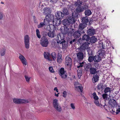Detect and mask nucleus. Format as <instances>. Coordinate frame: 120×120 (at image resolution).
I'll use <instances>...</instances> for the list:
<instances>
[{
    "label": "nucleus",
    "instance_id": "nucleus-2",
    "mask_svg": "<svg viewBox=\"0 0 120 120\" xmlns=\"http://www.w3.org/2000/svg\"><path fill=\"white\" fill-rule=\"evenodd\" d=\"M58 100L56 99L53 100V107L58 111L60 112L62 110V108L60 104L58 103Z\"/></svg>",
    "mask_w": 120,
    "mask_h": 120
},
{
    "label": "nucleus",
    "instance_id": "nucleus-7",
    "mask_svg": "<svg viewBox=\"0 0 120 120\" xmlns=\"http://www.w3.org/2000/svg\"><path fill=\"white\" fill-rule=\"evenodd\" d=\"M85 33L84 31H80L78 30L75 31L73 34V36L75 38L77 39L80 37L81 35Z\"/></svg>",
    "mask_w": 120,
    "mask_h": 120
},
{
    "label": "nucleus",
    "instance_id": "nucleus-21",
    "mask_svg": "<svg viewBox=\"0 0 120 120\" xmlns=\"http://www.w3.org/2000/svg\"><path fill=\"white\" fill-rule=\"evenodd\" d=\"M105 85H104L100 83L97 86V88L99 90L102 91L105 89Z\"/></svg>",
    "mask_w": 120,
    "mask_h": 120
},
{
    "label": "nucleus",
    "instance_id": "nucleus-57",
    "mask_svg": "<svg viewBox=\"0 0 120 120\" xmlns=\"http://www.w3.org/2000/svg\"><path fill=\"white\" fill-rule=\"evenodd\" d=\"M58 0H50V2L54 4L57 2Z\"/></svg>",
    "mask_w": 120,
    "mask_h": 120
},
{
    "label": "nucleus",
    "instance_id": "nucleus-3",
    "mask_svg": "<svg viewBox=\"0 0 120 120\" xmlns=\"http://www.w3.org/2000/svg\"><path fill=\"white\" fill-rule=\"evenodd\" d=\"M30 100V99L28 100L22 99H18L16 98L13 99V102L15 104H20L22 103H28Z\"/></svg>",
    "mask_w": 120,
    "mask_h": 120
},
{
    "label": "nucleus",
    "instance_id": "nucleus-44",
    "mask_svg": "<svg viewBox=\"0 0 120 120\" xmlns=\"http://www.w3.org/2000/svg\"><path fill=\"white\" fill-rule=\"evenodd\" d=\"M99 45V47L102 49H105V48L106 47L105 44H103V43H100Z\"/></svg>",
    "mask_w": 120,
    "mask_h": 120
},
{
    "label": "nucleus",
    "instance_id": "nucleus-29",
    "mask_svg": "<svg viewBox=\"0 0 120 120\" xmlns=\"http://www.w3.org/2000/svg\"><path fill=\"white\" fill-rule=\"evenodd\" d=\"M50 55L49 53L48 52H44V58L50 61V59L49 58V56Z\"/></svg>",
    "mask_w": 120,
    "mask_h": 120
},
{
    "label": "nucleus",
    "instance_id": "nucleus-5",
    "mask_svg": "<svg viewBox=\"0 0 120 120\" xmlns=\"http://www.w3.org/2000/svg\"><path fill=\"white\" fill-rule=\"evenodd\" d=\"M49 44L48 40L46 37H41L40 41V44L42 46L47 47Z\"/></svg>",
    "mask_w": 120,
    "mask_h": 120
},
{
    "label": "nucleus",
    "instance_id": "nucleus-46",
    "mask_svg": "<svg viewBox=\"0 0 120 120\" xmlns=\"http://www.w3.org/2000/svg\"><path fill=\"white\" fill-rule=\"evenodd\" d=\"M88 60L89 62H91L93 60H94V56H89Z\"/></svg>",
    "mask_w": 120,
    "mask_h": 120
},
{
    "label": "nucleus",
    "instance_id": "nucleus-20",
    "mask_svg": "<svg viewBox=\"0 0 120 120\" xmlns=\"http://www.w3.org/2000/svg\"><path fill=\"white\" fill-rule=\"evenodd\" d=\"M77 55L78 59L79 60H82L83 59L84 55L82 52H79L77 53Z\"/></svg>",
    "mask_w": 120,
    "mask_h": 120
},
{
    "label": "nucleus",
    "instance_id": "nucleus-37",
    "mask_svg": "<svg viewBox=\"0 0 120 120\" xmlns=\"http://www.w3.org/2000/svg\"><path fill=\"white\" fill-rule=\"evenodd\" d=\"M82 2L80 0H78L77 2H75V5L76 6H81Z\"/></svg>",
    "mask_w": 120,
    "mask_h": 120
},
{
    "label": "nucleus",
    "instance_id": "nucleus-58",
    "mask_svg": "<svg viewBox=\"0 0 120 120\" xmlns=\"http://www.w3.org/2000/svg\"><path fill=\"white\" fill-rule=\"evenodd\" d=\"M63 96L65 98L66 97L67 95V93L66 91H64L63 93Z\"/></svg>",
    "mask_w": 120,
    "mask_h": 120
},
{
    "label": "nucleus",
    "instance_id": "nucleus-59",
    "mask_svg": "<svg viewBox=\"0 0 120 120\" xmlns=\"http://www.w3.org/2000/svg\"><path fill=\"white\" fill-rule=\"evenodd\" d=\"M79 64H80L77 67V68H79L80 67H82L83 66V65H82V64H81V63H80Z\"/></svg>",
    "mask_w": 120,
    "mask_h": 120
},
{
    "label": "nucleus",
    "instance_id": "nucleus-55",
    "mask_svg": "<svg viewBox=\"0 0 120 120\" xmlns=\"http://www.w3.org/2000/svg\"><path fill=\"white\" fill-rule=\"evenodd\" d=\"M49 70L50 72H54V70L52 67H50L49 68Z\"/></svg>",
    "mask_w": 120,
    "mask_h": 120
},
{
    "label": "nucleus",
    "instance_id": "nucleus-51",
    "mask_svg": "<svg viewBox=\"0 0 120 120\" xmlns=\"http://www.w3.org/2000/svg\"><path fill=\"white\" fill-rule=\"evenodd\" d=\"M77 39H76L75 38V39H73L72 40H71L70 41V43L72 44L76 42V41L77 40Z\"/></svg>",
    "mask_w": 120,
    "mask_h": 120
},
{
    "label": "nucleus",
    "instance_id": "nucleus-45",
    "mask_svg": "<svg viewBox=\"0 0 120 120\" xmlns=\"http://www.w3.org/2000/svg\"><path fill=\"white\" fill-rule=\"evenodd\" d=\"M36 35L38 38H41V35L40 34V32L38 29H37L36 30Z\"/></svg>",
    "mask_w": 120,
    "mask_h": 120
},
{
    "label": "nucleus",
    "instance_id": "nucleus-47",
    "mask_svg": "<svg viewBox=\"0 0 120 120\" xmlns=\"http://www.w3.org/2000/svg\"><path fill=\"white\" fill-rule=\"evenodd\" d=\"M64 14V15H68L69 14V13L68 9L67 8L64 9L63 10Z\"/></svg>",
    "mask_w": 120,
    "mask_h": 120
},
{
    "label": "nucleus",
    "instance_id": "nucleus-31",
    "mask_svg": "<svg viewBox=\"0 0 120 120\" xmlns=\"http://www.w3.org/2000/svg\"><path fill=\"white\" fill-rule=\"evenodd\" d=\"M99 78V76L97 75H94L93 78V82H97Z\"/></svg>",
    "mask_w": 120,
    "mask_h": 120
},
{
    "label": "nucleus",
    "instance_id": "nucleus-52",
    "mask_svg": "<svg viewBox=\"0 0 120 120\" xmlns=\"http://www.w3.org/2000/svg\"><path fill=\"white\" fill-rule=\"evenodd\" d=\"M25 77L26 79V81H27V82H29L30 79V77H28V76L26 75H25Z\"/></svg>",
    "mask_w": 120,
    "mask_h": 120
},
{
    "label": "nucleus",
    "instance_id": "nucleus-33",
    "mask_svg": "<svg viewBox=\"0 0 120 120\" xmlns=\"http://www.w3.org/2000/svg\"><path fill=\"white\" fill-rule=\"evenodd\" d=\"M111 90V89L109 87H107L105 88L104 90V93L110 95Z\"/></svg>",
    "mask_w": 120,
    "mask_h": 120
},
{
    "label": "nucleus",
    "instance_id": "nucleus-19",
    "mask_svg": "<svg viewBox=\"0 0 120 120\" xmlns=\"http://www.w3.org/2000/svg\"><path fill=\"white\" fill-rule=\"evenodd\" d=\"M52 22L54 25L58 26L61 23V21L60 19L55 18L53 20Z\"/></svg>",
    "mask_w": 120,
    "mask_h": 120
},
{
    "label": "nucleus",
    "instance_id": "nucleus-26",
    "mask_svg": "<svg viewBox=\"0 0 120 120\" xmlns=\"http://www.w3.org/2000/svg\"><path fill=\"white\" fill-rule=\"evenodd\" d=\"M98 54L100 56L104 57L105 54V51L104 50H99L98 52Z\"/></svg>",
    "mask_w": 120,
    "mask_h": 120
},
{
    "label": "nucleus",
    "instance_id": "nucleus-36",
    "mask_svg": "<svg viewBox=\"0 0 120 120\" xmlns=\"http://www.w3.org/2000/svg\"><path fill=\"white\" fill-rule=\"evenodd\" d=\"M85 13L86 17L92 14L91 11L89 10H86L85 12Z\"/></svg>",
    "mask_w": 120,
    "mask_h": 120
},
{
    "label": "nucleus",
    "instance_id": "nucleus-16",
    "mask_svg": "<svg viewBox=\"0 0 120 120\" xmlns=\"http://www.w3.org/2000/svg\"><path fill=\"white\" fill-rule=\"evenodd\" d=\"M87 33L90 36L93 35L95 33V30L92 27L89 28L87 30Z\"/></svg>",
    "mask_w": 120,
    "mask_h": 120
},
{
    "label": "nucleus",
    "instance_id": "nucleus-12",
    "mask_svg": "<svg viewBox=\"0 0 120 120\" xmlns=\"http://www.w3.org/2000/svg\"><path fill=\"white\" fill-rule=\"evenodd\" d=\"M19 59L23 65H26L27 64L26 59L22 55L20 54H19Z\"/></svg>",
    "mask_w": 120,
    "mask_h": 120
},
{
    "label": "nucleus",
    "instance_id": "nucleus-9",
    "mask_svg": "<svg viewBox=\"0 0 120 120\" xmlns=\"http://www.w3.org/2000/svg\"><path fill=\"white\" fill-rule=\"evenodd\" d=\"M30 38L28 35H26L24 37V42L25 48L27 49L29 48Z\"/></svg>",
    "mask_w": 120,
    "mask_h": 120
},
{
    "label": "nucleus",
    "instance_id": "nucleus-43",
    "mask_svg": "<svg viewBox=\"0 0 120 120\" xmlns=\"http://www.w3.org/2000/svg\"><path fill=\"white\" fill-rule=\"evenodd\" d=\"M110 95L108 94H107L105 93L103 94L102 95V96L103 98L105 100H107L108 99V96H109Z\"/></svg>",
    "mask_w": 120,
    "mask_h": 120
},
{
    "label": "nucleus",
    "instance_id": "nucleus-17",
    "mask_svg": "<svg viewBox=\"0 0 120 120\" xmlns=\"http://www.w3.org/2000/svg\"><path fill=\"white\" fill-rule=\"evenodd\" d=\"M65 59L66 65L69 66V67L71 66L72 62V60L71 58L68 56H67L66 57Z\"/></svg>",
    "mask_w": 120,
    "mask_h": 120
},
{
    "label": "nucleus",
    "instance_id": "nucleus-64",
    "mask_svg": "<svg viewBox=\"0 0 120 120\" xmlns=\"http://www.w3.org/2000/svg\"><path fill=\"white\" fill-rule=\"evenodd\" d=\"M119 112H118V111H116V114H117L119 113Z\"/></svg>",
    "mask_w": 120,
    "mask_h": 120
},
{
    "label": "nucleus",
    "instance_id": "nucleus-22",
    "mask_svg": "<svg viewBox=\"0 0 120 120\" xmlns=\"http://www.w3.org/2000/svg\"><path fill=\"white\" fill-rule=\"evenodd\" d=\"M89 40L90 42L92 43H95L97 40V38L94 36H92L90 38Z\"/></svg>",
    "mask_w": 120,
    "mask_h": 120
},
{
    "label": "nucleus",
    "instance_id": "nucleus-63",
    "mask_svg": "<svg viewBox=\"0 0 120 120\" xmlns=\"http://www.w3.org/2000/svg\"><path fill=\"white\" fill-rule=\"evenodd\" d=\"M59 94V93H58L57 94H55V95L56 96V97L58 96V94Z\"/></svg>",
    "mask_w": 120,
    "mask_h": 120
},
{
    "label": "nucleus",
    "instance_id": "nucleus-50",
    "mask_svg": "<svg viewBox=\"0 0 120 120\" xmlns=\"http://www.w3.org/2000/svg\"><path fill=\"white\" fill-rule=\"evenodd\" d=\"M98 99H95L94 100V103L97 106H99V101H98Z\"/></svg>",
    "mask_w": 120,
    "mask_h": 120
},
{
    "label": "nucleus",
    "instance_id": "nucleus-39",
    "mask_svg": "<svg viewBox=\"0 0 120 120\" xmlns=\"http://www.w3.org/2000/svg\"><path fill=\"white\" fill-rule=\"evenodd\" d=\"M78 49L80 52H84L85 51L86 49V48L83 46L82 45L80 46V48H78Z\"/></svg>",
    "mask_w": 120,
    "mask_h": 120
},
{
    "label": "nucleus",
    "instance_id": "nucleus-13",
    "mask_svg": "<svg viewBox=\"0 0 120 120\" xmlns=\"http://www.w3.org/2000/svg\"><path fill=\"white\" fill-rule=\"evenodd\" d=\"M109 104L111 107H114L117 106L116 101L113 99H110L109 101Z\"/></svg>",
    "mask_w": 120,
    "mask_h": 120
},
{
    "label": "nucleus",
    "instance_id": "nucleus-18",
    "mask_svg": "<svg viewBox=\"0 0 120 120\" xmlns=\"http://www.w3.org/2000/svg\"><path fill=\"white\" fill-rule=\"evenodd\" d=\"M87 24L85 23H81L80 24L79 26L78 30H79L80 31L82 30V31H84L83 30L86 27Z\"/></svg>",
    "mask_w": 120,
    "mask_h": 120
},
{
    "label": "nucleus",
    "instance_id": "nucleus-56",
    "mask_svg": "<svg viewBox=\"0 0 120 120\" xmlns=\"http://www.w3.org/2000/svg\"><path fill=\"white\" fill-rule=\"evenodd\" d=\"M3 17V14L2 12L0 11V20H1Z\"/></svg>",
    "mask_w": 120,
    "mask_h": 120
},
{
    "label": "nucleus",
    "instance_id": "nucleus-42",
    "mask_svg": "<svg viewBox=\"0 0 120 120\" xmlns=\"http://www.w3.org/2000/svg\"><path fill=\"white\" fill-rule=\"evenodd\" d=\"M45 19L44 20V22H41L40 23V24L38 25V28H41L43 26L45 25Z\"/></svg>",
    "mask_w": 120,
    "mask_h": 120
},
{
    "label": "nucleus",
    "instance_id": "nucleus-24",
    "mask_svg": "<svg viewBox=\"0 0 120 120\" xmlns=\"http://www.w3.org/2000/svg\"><path fill=\"white\" fill-rule=\"evenodd\" d=\"M101 57L99 55H97L94 56V62H98L101 60Z\"/></svg>",
    "mask_w": 120,
    "mask_h": 120
},
{
    "label": "nucleus",
    "instance_id": "nucleus-10",
    "mask_svg": "<svg viewBox=\"0 0 120 120\" xmlns=\"http://www.w3.org/2000/svg\"><path fill=\"white\" fill-rule=\"evenodd\" d=\"M45 21H47L48 23L49 22H53V21L54 19V16L52 15L48 14L45 17Z\"/></svg>",
    "mask_w": 120,
    "mask_h": 120
},
{
    "label": "nucleus",
    "instance_id": "nucleus-8",
    "mask_svg": "<svg viewBox=\"0 0 120 120\" xmlns=\"http://www.w3.org/2000/svg\"><path fill=\"white\" fill-rule=\"evenodd\" d=\"M88 6L86 5H85L82 6L77 7L76 9V11L77 13H81L84 10L88 8Z\"/></svg>",
    "mask_w": 120,
    "mask_h": 120
},
{
    "label": "nucleus",
    "instance_id": "nucleus-32",
    "mask_svg": "<svg viewBox=\"0 0 120 120\" xmlns=\"http://www.w3.org/2000/svg\"><path fill=\"white\" fill-rule=\"evenodd\" d=\"M97 69L94 68L92 67L89 71L90 73L92 74H94L97 73Z\"/></svg>",
    "mask_w": 120,
    "mask_h": 120
},
{
    "label": "nucleus",
    "instance_id": "nucleus-40",
    "mask_svg": "<svg viewBox=\"0 0 120 120\" xmlns=\"http://www.w3.org/2000/svg\"><path fill=\"white\" fill-rule=\"evenodd\" d=\"M77 75L79 78H80L81 76L82 75V70L80 69H78L77 71Z\"/></svg>",
    "mask_w": 120,
    "mask_h": 120
},
{
    "label": "nucleus",
    "instance_id": "nucleus-30",
    "mask_svg": "<svg viewBox=\"0 0 120 120\" xmlns=\"http://www.w3.org/2000/svg\"><path fill=\"white\" fill-rule=\"evenodd\" d=\"M90 42L86 41L84 42L83 43L82 45L83 46H84V47L87 49L88 48H90V47H89V45L90 44Z\"/></svg>",
    "mask_w": 120,
    "mask_h": 120
},
{
    "label": "nucleus",
    "instance_id": "nucleus-53",
    "mask_svg": "<svg viewBox=\"0 0 120 120\" xmlns=\"http://www.w3.org/2000/svg\"><path fill=\"white\" fill-rule=\"evenodd\" d=\"M61 57H57V62L59 63H60L61 62Z\"/></svg>",
    "mask_w": 120,
    "mask_h": 120
},
{
    "label": "nucleus",
    "instance_id": "nucleus-14",
    "mask_svg": "<svg viewBox=\"0 0 120 120\" xmlns=\"http://www.w3.org/2000/svg\"><path fill=\"white\" fill-rule=\"evenodd\" d=\"M60 75L63 78H65L67 77V75L64 74V69L63 68H61L60 71Z\"/></svg>",
    "mask_w": 120,
    "mask_h": 120
},
{
    "label": "nucleus",
    "instance_id": "nucleus-4",
    "mask_svg": "<svg viewBox=\"0 0 120 120\" xmlns=\"http://www.w3.org/2000/svg\"><path fill=\"white\" fill-rule=\"evenodd\" d=\"M78 14L75 12L72 13V16H69L67 19L70 23H73L75 22V18L77 16Z\"/></svg>",
    "mask_w": 120,
    "mask_h": 120
},
{
    "label": "nucleus",
    "instance_id": "nucleus-60",
    "mask_svg": "<svg viewBox=\"0 0 120 120\" xmlns=\"http://www.w3.org/2000/svg\"><path fill=\"white\" fill-rule=\"evenodd\" d=\"M54 90H56V92H58V89H57V87H55L54 89Z\"/></svg>",
    "mask_w": 120,
    "mask_h": 120
},
{
    "label": "nucleus",
    "instance_id": "nucleus-1",
    "mask_svg": "<svg viewBox=\"0 0 120 120\" xmlns=\"http://www.w3.org/2000/svg\"><path fill=\"white\" fill-rule=\"evenodd\" d=\"M62 35H58L57 36V43H60V44H62V47L65 48L66 47V41L64 40L65 37L61 38V36H62Z\"/></svg>",
    "mask_w": 120,
    "mask_h": 120
},
{
    "label": "nucleus",
    "instance_id": "nucleus-49",
    "mask_svg": "<svg viewBox=\"0 0 120 120\" xmlns=\"http://www.w3.org/2000/svg\"><path fill=\"white\" fill-rule=\"evenodd\" d=\"M51 55L53 60H55L56 59V57L55 53L54 52H52L51 54Z\"/></svg>",
    "mask_w": 120,
    "mask_h": 120
},
{
    "label": "nucleus",
    "instance_id": "nucleus-61",
    "mask_svg": "<svg viewBox=\"0 0 120 120\" xmlns=\"http://www.w3.org/2000/svg\"><path fill=\"white\" fill-rule=\"evenodd\" d=\"M58 57H61V55L60 53H58Z\"/></svg>",
    "mask_w": 120,
    "mask_h": 120
},
{
    "label": "nucleus",
    "instance_id": "nucleus-48",
    "mask_svg": "<svg viewBox=\"0 0 120 120\" xmlns=\"http://www.w3.org/2000/svg\"><path fill=\"white\" fill-rule=\"evenodd\" d=\"M92 95L93 97V98L94 100H95V99H98V98L95 92H94L93 93Z\"/></svg>",
    "mask_w": 120,
    "mask_h": 120
},
{
    "label": "nucleus",
    "instance_id": "nucleus-28",
    "mask_svg": "<svg viewBox=\"0 0 120 120\" xmlns=\"http://www.w3.org/2000/svg\"><path fill=\"white\" fill-rule=\"evenodd\" d=\"M92 68L91 64L89 63L86 64L85 66V70L88 71H90Z\"/></svg>",
    "mask_w": 120,
    "mask_h": 120
},
{
    "label": "nucleus",
    "instance_id": "nucleus-54",
    "mask_svg": "<svg viewBox=\"0 0 120 120\" xmlns=\"http://www.w3.org/2000/svg\"><path fill=\"white\" fill-rule=\"evenodd\" d=\"M70 106L71 108L73 110H74L75 109V104L73 103H71L70 104Z\"/></svg>",
    "mask_w": 120,
    "mask_h": 120
},
{
    "label": "nucleus",
    "instance_id": "nucleus-34",
    "mask_svg": "<svg viewBox=\"0 0 120 120\" xmlns=\"http://www.w3.org/2000/svg\"><path fill=\"white\" fill-rule=\"evenodd\" d=\"M48 36L50 38H53L56 35L54 32L50 31L48 32L47 34Z\"/></svg>",
    "mask_w": 120,
    "mask_h": 120
},
{
    "label": "nucleus",
    "instance_id": "nucleus-27",
    "mask_svg": "<svg viewBox=\"0 0 120 120\" xmlns=\"http://www.w3.org/2000/svg\"><path fill=\"white\" fill-rule=\"evenodd\" d=\"M43 11L44 12L43 13L44 14H48L51 12L50 9L49 8H44Z\"/></svg>",
    "mask_w": 120,
    "mask_h": 120
},
{
    "label": "nucleus",
    "instance_id": "nucleus-11",
    "mask_svg": "<svg viewBox=\"0 0 120 120\" xmlns=\"http://www.w3.org/2000/svg\"><path fill=\"white\" fill-rule=\"evenodd\" d=\"M74 86L75 89L76 90H78L79 91V89L81 92H82V87L80 86V84L78 82H75Z\"/></svg>",
    "mask_w": 120,
    "mask_h": 120
},
{
    "label": "nucleus",
    "instance_id": "nucleus-15",
    "mask_svg": "<svg viewBox=\"0 0 120 120\" xmlns=\"http://www.w3.org/2000/svg\"><path fill=\"white\" fill-rule=\"evenodd\" d=\"M56 16L57 19H61L63 18L64 17V15L63 13L60 11H57L56 14Z\"/></svg>",
    "mask_w": 120,
    "mask_h": 120
},
{
    "label": "nucleus",
    "instance_id": "nucleus-6",
    "mask_svg": "<svg viewBox=\"0 0 120 120\" xmlns=\"http://www.w3.org/2000/svg\"><path fill=\"white\" fill-rule=\"evenodd\" d=\"M62 34L60 35H62V36H61V38L64 37V35H65L67 34L68 36H71L72 35V32L70 31L69 30V28L68 27H65L64 28V29L62 31Z\"/></svg>",
    "mask_w": 120,
    "mask_h": 120
},
{
    "label": "nucleus",
    "instance_id": "nucleus-38",
    "mask_svg": "<svg viewBox=\"0 0 120 120\" xmlns=\"http://www.w3.org/2000/svg\"><path fill=\"white\" fill-rule=\"evenodd\" d=\"M6 50V49L4 48H3L0 49V53L1 55V56H4V55L5 53Z\"/></svg>",
    "mask_w": 120,
    "mask_h": 120
},
{
    "label": "nucleus",
    "instance_id": "nucleus-62",
    "mask_svg": "<svg viewBox=\"0 0 120 120\" xmlns=\"http://www.w3.org/2000/svg\"><path fill=\"white\" fill-rule=\"evenodd\" d=\"M116 111H118L119 112H120V108H118L116 110Z\"/></svg>",
    "mask_w": 120,
    "mask_h": 120
},
{
    "label": "nucleus",
    "instance_id": "nucleus-25",
    "mask_svg": "<svg viewBox=\"0 0 120 120\" xmlns=\"http://www.w3.org/2000/svg\"><path fill=\"white\" fill-rule=\"evenodd\" d=\"M62 23L63 25L65 26V27H68L69 26L70 23L67 19L64 20L62 21Z\"/></svg>",
    "mask_w": 120,
    "mask_h": 120
},
{
    "label": "nucleus",
    "instance_id": "nucleus-23",
    "mask_svg": "<svg viewBox=\"0 0 120 120\" xmlns=\"http://www.w3.org/2000/svg\"><path fill=\"white\" fill-rule=\"evenodd\" d=\"M82 39L84 41H89L90 38V37L88 34L86 35L83 34V35L82 36Z\"/></svg>",
    "mask_w": 120,
    "mask_h": 120
},
{
    "label": "nucleus",
    "instance_id": "nucleus-35",
    "mask_svg": "<svg viewBox=\"0 0 120 120\" xmlns=\"http://www.w3.org/2000/svg\"><path fill=\"white\" fill-rule=\"evenodd\" d=\"M88 18L87 17H83L82 19V23H85L86 24H87V23L88 22Z\"/></svg>",
    "mask_w": 120,
    "mask_h": 120
},
{
    "label": "nucleus",
    "instance_id": "nucleus-41",
    "mask_svg": "<svg viewBox=\"0 0 120 120\" xmlns=\"http://www.w3.org/2000/svg\"><path fill=\"white\" fill-rule=\"evenodd\" d=\"M89 56H92L93 55V53L92 50L90 49V48H89L87 49Z\"/></svg>",
    "mask_w": 120,
    "mask_h": 120
}]
</instances>
